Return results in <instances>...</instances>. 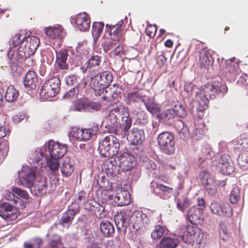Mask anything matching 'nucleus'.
<instances>
[{"label": "nucleus", "instance_id": "nucleus-1", "mask_svg": "<svg viewBox=\"0 0 248 248\" xmlns=\"http://www.w3.org/2000/svg\"><path fill=\"white\" fill-rule=\"evenodd\" d=\"M227 92V85L218 81L208 82L202 86L196 96V99L201 107L200 110L202 111L208 108L210 100L214 99L219 94L224 95Z\"/></svg>", "mask_w": 248, "mask_h": 248}, {"label": "nucleus", "instance_id": "nucleus-2", "mask_svg": "<svg viewBox=\"0 0 248 248\" xmlns=\"http://www.w3.org/2000/svg\"><path fill=\"white\" fill-rule=\"evenodd\" d=\"M108 124L117 128L122 125L123 131L128 132L130 128L132 120L129 117L128 108L123 104H120L111 108L107 116Z\"/></svg>", "mask_w": 248, "mask_h": 248}, {"label": "nucleus", "instance_id": "nucleus-3", "mask_svg": "<svg viewBox=\"0 0 248 248\" xmlns=\"http://www.w3.org/2000/svg\"><path fill=\"white\" fill-rule=\"evenodd\" d=\"M98 149L102 156L112 157L119 154V141L114 136L109 135L102 140Z\"/></svg>", "mask_w": 248, "mask_h": 248}, {"label": "nucleus", "instance_id": "nucleus-4", "mask_svg": "<svg viewBox=\"0 0 248 248\" xmlns=\"http://www.w3.org/2000/svg\"><path fill=\"white\" fill-rule=\"evenodd\" d=\"M61 80L58 77H54L46 80L43 84L40 92V97L44 99L53 97L59 92Z\"/></svg>", "mask_w": 248, "mask_h": 248}, {"label": "nucleus", "instance_id": "nucleus-5", "mask_svg": "<svg viewBox=\"0 0 248 248\" xmlns=\"http://www.w3.org/2000/svg\"><path fill=\"white\" fill-rule=\"evenodd\" d=\"M130 223L136 231L145 232L150 226L149 218L146 214L140 211L134 212L130 216Z\"/></svg>", "mask_w": 248, "mask_h": 248}, {"label": "nucleus", "instance_id": "nucleus-6", "mask_svg": "<svg viewBox=\"0 0 248 248\" xmlns=\"http://www.w3.org/2000/svg\"><path fill=\"white\" fill-rule=\"evenodd\" d=\"M157 142L165 154L170 155L174 152V136L171 133L169 132L160 133L157 138Z\"/></svg>", "mask_w": 248, "mask_h": 248}, {"label": "nucleus", "instance_id": "nucleus-7", "mask_svg": "<svg viewBox=\"0 0 248 248\" xmlns=\"http://www.w3.org/2000/svg\"><path fill=\"white\" fill-rule=\"evenodd\" d=\"M199 178L208 193L212 196L217 192V182L209 172L202 171L199 173Z\"/></svg>", "mask_w": 248, "mask_h": 248}, {"label": "nucleus", "instance_id": "nucleus-8", "mask_svg": "<svg viewBox=\"0 0 248 248\" xmlns=\"http://www.w3.org/2000/svg\"><path fill=\"white\" fill-rule=\"evenodd\" d=\"M37 176L33 169L29 167H23L19 172L18 184L30 188L33 186Z\"/></svg>", "mask_w": 248, "mask_h": 248}, {"label": "nucleus", "instance_id": "nucleus-9", "mask_svg": "<svg viewBox=\"0 0 248 248\" xmlns=\"http://www.w3.org/2000/svg\"><path fill=\"white\" fill-rule=\"evenodd\" d=\"M210 208L213 214L220 217H230L232 215V208L227 202L220 204L217 201H213L210 204Z\"/></svg>", "mask_w": 248, "mask_h": 248}, {"label": "nucleus", "instance_id": "nucleus-10", "mask_svg": "<svg viewBox=\"0 0 248 248\" xmlns=\"http://www.w3.org/2000/svg\"><path fill=\"white\" fill-rule=\"evenodd\" d=\"M47 149L51 157L61 158L66 153L67 146L51 140L48 142Z\"/></svg>", "mask_w": 248, "mask_h": 248}, {"label": "nucleus", "instance_id": "nucleus-11", "mask_svg": "<svg viewBox=\"0 0 248 248\" xmlns=\"http://www.w3.org/2000/svg\"><path fill=\"white\" fill-rule=\"evenodd\" d=\"M114 221L119 231L125 233L129 226L130 217L125 211H121L114 216Z\"/></svg>", "mask_w": 248, "mask_h": 248}, {"label": "nucleus", "instance_id": "nucleus-12", "mask_svg": "<svg viewBox=\"0 0 248 248\" xmlns=\"http://www.w3.org/2000/svg\"><path fill=\"white\" fill-rule=\"evenodd\" d=\"M118 156L120 161V166L124 171H129L136 165V159L134 155L127 152H120Z\"/></svg>", "mask_w": 248, "mask_h": 248}, {"label": "nucleus", "instance_id": "nucleus-13", "mask_svg": "<svg viewBox=\"0 0 248 248\" xmlns=\"http://www.w3.org/2000/svg\"><path fill=\"white\" fill-rule=\"evenodd\" d=\"M75 22L78 29L82 31H88L90 28L91 18L86 13H81L75 16Z\"/></svg>", "mask_w": 248, "mask_h": 248}, {"label": "nucleus", "instance_id": "nucleus-14", "mask_svg": "<svg viewBox=\"0 0 248 248\" xmlns=\"http://www.w3.org/2000/svg\"><path fill=\"white\" fill-rule=\"evenodd\" d=\"M130 199V195L127 192L121 191L116 193L114 198L112 195H108L106 200H113L114 206H122L129 204Z\"/></svg>", "mask_w": 248, "mask_h": 248}, {"label": "nucleus", "instance_id": "nucleus-15", "mask_svg": "<svg viewBox=\"0 0 248 248\" xmlns=\"http://www.w3.org/2000/svg\"><path fill=\"white\" fill-rule=\"evenodd\" d=\"M23 85L27 91L35 89L38 82V76L34 71H29L23 79Z\"/></svg>", "mask_w": 248, "mask_h": 248}, {"label": "nucleus", "instance_id": "nucleus-16", "mask_svg": "<svg viewBox=\"0 0 248 248\" xmlns=\"http://www.w3.org/2000/svg\"><path fill=\"white\" fill-rule=\"evenodd\" d=\"M158 218V224L155 225L154 226V230L151 234L152 239L155 241L159 240L165 235L167 234L168 232V230L167 227L163 225L161 217L159 216Z\"/></svg>", "mask_w": 248, "mask_h": 248}, {"label": "nucleus", "instance_id": "nucleus-17", "mask_svg": "<svg viewBox=\"0 0 248 248\" xmlns=\"http://www.w3.org/2000/svg\"><path fill=\"white\" fill-rule=\"evenodd\" d=\"M127 139L132 144L136 145L141 144L145 139L144 131L137 128H133L127 134Z\"/></svg>", "mask_w": 248, "mask_h": 248}, {"label": "nucleus", "instance_id": "nucleus-18", "mask_svg": "<svg viewBox=\"0 0 248 248\" xmlns=\"http://www.w3.org/2000/svg\"><path fill=\"white\" fill-rule=\"evenodd\" d=\"M99 94L96 96H100L104 100L110 102L112 101L117 98L118 93L117 90L115 89V86L113 87H105L102 88Z\"/></svg>", "mask_w": 248, "mask_h": 248}, {"label": "nucleus", "instance_id": "nucleus-19", "mask_svg": "<svg viewBox=\"0 0 248 248\" xmlns=\"http://www.w3.org/2000/svg\"><path fill=\"white\" fill-rule=\"evenodd\" d=\"M140 101L144 102V96L139 90L128 93L124 97V102L128 106L138 103Z\"/></svg>", "mask_w": 248, "mask_h": 248}, {"label": "nucleus", "instance_id": "nucleus-20", "mask_svg": "<svg viewBox=\"0 0 248 248\" xmlns=\"http://www.w3.org/2000/svg\"><path fill=\"white\" fill-rule=\"evenodd\" d=\"M234 150L240 154L248 155V139L238 138L232 141Z\"/></svg>", "mask_w": 248, "mask_h": 248}, {"label": "nucleus", "instance_id": "nucleus-21", "mask_svg": "<svg viewBox=\"0 0 248 248\" xmlns=\"http://www.w3.org/2000/svg\"><path fill=\"white\" fill-rule=\"evenodd\" d=\"M78 212V209L69 207L67 211L62 214L61 218L59 220V224L63 227L66 225H67V228H68L72 224L76 215Z\"/></svg>", "mask_w": 248, "mask_h": 248}, {"label": "nucleus", "instance_id": "nucleus-22", "mask_svg": "<svg viewBox=\"0 0 248 248\" xmlns=\"http://www.w3.org/2000/svg\"><path fill=\"white\" fill-rule=\"evenodd\" d=\"M68 56V52L65 49H62L56 52V63L62 70L69 69V65L67 63Z\"/></svg>", "mask_w": 248, "mask_h": 248}, {"label": "nucleus", "instance_id": "nucleus-23", "mask_svg": "<svg viewBox=\"0 0 248 248\" xmlns=\"http://www.w3.org/2000/svg\"><path fill=\"white\" fill-rule=\"evenodd\" d=\"M32 188L40 195L45 193L47 190L46 178L45 176H37L34 183H33V186L30 188Z\"/></svg>", "mask_w": 248, "mask_h": 248}, {"label": "nucleus", "instance_id": "nucleus-24", "mask_svg": "<svg viewBox=\"0 0 248 248\" xmlns=\"http://www.w3.org/2000/svg\"><path fill=\"white\" fill-rule=\"evenodd\" d=\"M199 62L200 66L203 68H208L212 64L213 59L210 52L206 48H203L201 51Z\"/></svg>", "mask_w": 248, "mask_h": 248}, {"label": "nucleus", "instance_id": "nucleus-25", "mask_svg": "<svg viewBox=\"0 0 248 248\" xmlns=\"http://www.w3.org/2000/svg\"><path fill=\"white\" fill-rule=\"evenodd\" d=\"M199 228L194 224L187 226L186 231L184 232L183 238L189 243H194L196 241V235L199 232Z\"/></svg>", "mask_w": 248, "mask_h": 248}, {"label": "nucleus", "instance_id": "nucleus-26", "mask_svg": "<svg viewBox=\"0 0 248 248\" xmlns=\"http://www.w3.org/2000/svg\"><path fill=\"white\" fill-rule=\"evenodd\" d=\"M179 243L178 240L169 236L163 237L156 245V248H176Z\"/></svg>", "mask_w": 248, "mask_h": 248}, {"label": "nucleus", "instance_id": "nucleus-27", "mask_svg": "<svg viewBox=\"0 0 248 248\" xmlns=\"http://www.w3.org/2000/svg\"><path fill=\"white\" fill-rule=\"evenodd\" d=\"M23 38L26 42L25 45L29 46V48H27L28 49L27 53L29 54H34L40 44V40L39 38L34 36H31L28 37H24Z\"/></svg>", "mask_w": 248, "mask_h": 248}, {"label": "nucleus", "instance_id": "nucleus-28", "mask_svg": "<svg viewBox=\"0 0 248 248\" xmlns=\"http://www.w3.org/2000/svg\"><path fill=\"white\" fill-rule=\"evenodd\" d=\"M60 159L50 156L46 159V165L51 173L55 175H57L59 173V169L60 166Z\"/></svg>", "mask_w": 248, "mask_h": 248}, {"label": "nucleus", "instance_id": "nucleus-29", "mask_svg": "<svg viewBox=\"0 0 248 248\" xmlns=\"http://www.w3.org/2000/svg\"><path fill=\"white\" fill-rule=\"evenodd\" d=\"M46 33L52 38H61L64 35L63 29L61 26L46 28Z\"/></svg>", "mask_w": 248, "mask_h": 248}, {"label": "nucleus", "instance_id": "nucleus-30", "mask_svg": "<svg viewBox=\"0 0 248 248\" xmlns=\"http://www.w3.org/2000/svg\"><path fill=\"white\" fill-rule=\"evenodd\" d=\"M100 230L103 235L110 237L114 233V227L109 221H102L100 224Z\"/></svg>", "mask_w": 248, "mask_h": 248}, {"label": "nucleus", "instance_id": "nucleus-31", "mask_svg": "<svg viewBox=\"0 0 248 248\" xmlns=\"http://www.w3.org/2000/svg\"><path fill=\"white\" fill-rule=\"evenodd\" d=\"M26 42L23 38L21 40L20 46H19L18 50L17 51V54L18 56V60H24L29 58L30 56L33 54H29L27 53L28 49L29 46L25 45Z\"/></svg>", "mask_w": 248, "mask_h": 248}, {"label": "nucleus", "instance_id": "nucleus-32", "mask_svg": "<svg viewBox=\"0 0 248 248\" xmlns=\"http://www.w3.org/2000/svg\"><path fill=\"white\" fill-rule=\"evenodd\" d=\"M98 130L99 126L97 124H93L89 128L82 129L83 140L86 141L91 139L96 134Z\"/></svg>", "mask_w": 248, "mask_h": 248}, {"label": "nucleus", "instance_id": "nucleus-33", "mask_svg": "<svg viewBox=\"0 0 248 248\" xmlns=\"http://www.w3.org/2000/svg\"><path fill=\"white\" fill-rule=\"evenodd\" d=\"M18 95V91L13 85H10L6 91L5 98L7 102H14L16 100Z\"/></svg>", "mask_w": 248, "mask_h": 248}, {"label": "nucleus", "instance_id": "nucleus-34", "mask_svg": "<svg viewBox=\"0 0 248 248\" xmlns=\"http://www.w3.org/2000/svg\"><path fill=\"white\" fill-rule=\"evenodd\" d=\"M202 213V212L198 210L197 207L193 206L187 212V218L191 224H194L195 222L200 219Z\"/></svg>", "mask_w": 248, "mask_h": 248}, {"label": "nucleus", "instance_id": "nucleus-35", "mask_svg": "<svg viewBox=\"0 0 248 248\" xmlns=\"http://www.w3.org/2000/svg\"><path fill=\"white\" fill-rule=\"evenodd\" d=\"M74 167L69 158H65L61 167V172L63 176L68 177L72 174Z\"/></svg>", "mask_w": 248, "mask_h": 248}, {"label": "nucleus", "instance_id": "nucleus-36", "mask_svg": "<svg viewBox=\"0 0 248 248\" xmlns=\"http://www.w3.org/2000/svg\"><path fill=\"white\" fill-rule=\"evenodd\" d=\"M234 65V63L231 59L225 61L223 69L225 72L226 76L232 77L236 75L237 69Z\"/></svg>", "mask_w": 248, "mask_h": 248}, {"label": "nucleus", "instance_id": "nucleus-37", "mask_svg": "<svg viewBox=\"0 0 248 248\" xmlns=\"http://www.w3.org/2000/svg\"><path fill=\"white\" fill-rule=\"evenodd\" d=\"M142 102L144 104L147 110L151 113L155 114L159 111V107L155 103L153 99L150 98L146 100L144 99V102Z\"/></svg>", "mask_w": 248, "mask_h": 248}, {"label": "nucleus", "instance_id": "nucleus-38", "mask_svg": "<svg viewBox=\"0 0 248 248\" xmlns=\"http://www.w3.org/2000/svg\"><path fill=\"white\" fill-rule=\"evenodd\" d=\"M160 118L169 124H171L175 117L172 109H168L162 111L159 115Z\"/></svg>", "mask_w": 248, "mask_h": 248}, {"label": "nucleus", "instance_id": "nucleus-39", "mask_svg": "<svg viewBox=\"0 0 248 248\" xmlns=\"http://www.w3.org/2000/svg\"><path fill=\"white\" fill-rule=\"evenodd\" d=\"M101 57L98 55H92L86 62V69L92 70L100 65Z\"/></svg>", "mask_w": 248, "mask_h": 248}, {"label": "nucleus", "instance_id": "nucleus-40", "mask_svg": "<svg viewBox=\"0 0 248 248\" xmlns=\"http://www.w3.org/2000/svg\"><path fill=\"white\" fill-rule=\"evenodd\" d=\"M100 78L98 75L95 76L91 79L90 85L91 87L93 89L95 95L99 94L101 89L104 88V86L100 84Z\"/></svg>", "mask_w": 248, "mask_h": 248}, {"label": "nucleus", "instance_id": "nucleus-41", "mask_svg": "<svg viewBox=\"0 0 248 248\" xmlns=\"http://www.w3.org/2000/svg\"><path fill=\"white\" fill-rule=\"evenodd\" d=\"M101 80V84L105 87L108 86L111 82L113 79V76L111 72L108 71H104L98 75Z\"/></svg>", "mask_w": 248, "mask_h": 248}, {"label": "nucleus", "instance_id": "nucleus-42", "mask_svg": "<svg viewBox=\"0 0 248 248\" xmlns=\"http://www.w3.org/2000/svg\"><path fill=\"white\" fill-rule=\"evenodd\" d=\"M178 132L179 137L183 140H186L190 136L189 131L186 126H185L184 123L182 121H179L177 123Z\"/></svg>", "mask_w": 248, "mask_h": 248}, {"label": "nucleus", "instance_id": "nucleus-43", "mask_svg": "<svg viewBox=\"0 0 248 248\" xmlns=\"http://www.w3.org/2000/svg\"><path fill=\"white\" fill-rule=\"evenodd\" d=\"M137 121L140 124H145L148 122V117L147 113L140 108L138 111H133Z\"/></svg>", "mask_w": 248, "mask_h": 248}, {"label": "nucleus", "instance_id": "nucleus-44", "mask_svg": "<svg viewBox=\"0 0 248 248\" xmlns=\"http://www.w3.org/2000/svg\"><path fill=\"white\" fill-rule=\"evenodd\" d=\"M190 204L189 200L186 196L180 197L177 200V207L181 211L184 212Z\"/></svg>", "mask_w": 248, "mask_h": 248}, {"label": "nucleus", "instance_id": "nucleus-45", "mask_svg": "<svg viewBox=\"0 0 248 248\" xmlns=\"http://www.w3.org/2000/svg\"><path fill=\"white\" fill-rule=\"evenodd\" d=\"M104 24L103 22H94L93 24L92 33L94 37L98 38L102 31L104 28Z\"/></svg>", "mask_w": 248, "mask_h": 248}, {"label": "nucleus", "instance_id": "nucleus-46", "mask_svg": "<svg viewBox=\"0 0 248 248\" xmlns=\"http://www.w3.org/2000/svg\"><path fill=\"white\" fill-rule=\"evenodd\" d=\"M172 110L174 112V114L179 117H184L186 115V111L184 106L177 101L173 107Z\"/></svg>", "mask_w": 248, "mask_h": 248}, {"label": "nucleus", "instance_id": "nucleus-47", "mask_svg": "<svg viewBox=\"0 0 248 248\" xmlns=\"http://www.w3.org/2000/svg\"><path fill=\"white\" fill-rule=\"evenodd\" d=\"M205 135V131L203 126L200 128L196 127L192 133L191 138L194 140H198L202 139Z\"/></svg>", "mask_w": 248, "mask_h": 248}, {"label": "nucleus", "instance_id": "nucleus-48", "mask_svg": "<svg viewBox=\"0 0 248 248\" xmlns=\"http://www.w3.org/2000/svg\"><path fill=\"white\" fill-rule=\"evenodd\" d=\"M123 33L124 31L122 29H114L110 33L108 34L110 35V39L118 44L121 40Z\"/></svg>", "mask_w": 248, "mask_h": 248}, {"label": "nucleus", "instance_id": "nucleus-49", "mask_svg": "<svg viewBox=\"0 0 248 248\" xmlns=\"http://www.w3.org/2000/svg\"><path fill=\"white\" fill-rule=\"evenodd\" d=\"M220 168L222 173L225 175H230L234 171V167L232 161L224 164L222 166H220Z\"/></svg>", "mask_w": 248, "mask_h": 248}, {"label": "nucleus", "instance_id": "nucleus-50", "mask_svg": "<svg viewBox=\"0 0 248 248\" xmlns=\"http://www.w3.org/2000/svg\"><path fill=\"white\" fill-rule=\"evenodd\" d=\"M11 208V209H9V211L7 212L6 217H2L7 221L15 220L18 216V211L16 207L13 205Z\"/></svg>", "mask_w": 248, "mask_h": 248}, {"label": "nucleus", "instance_id": "nucleus-51", "mask_svg": "<svg viewBox=\"0 0 248 248\" xmlns=\"http://www.w3.org/2000/svg\"><path fill=\"white\" fill-rule=\"evenodd\" d=\"M240 198L239 189L238 186H234L230 193V200L232 203H236Z\"/></svg>", "mask_w": 248, "mask_h": 248}, {"label": "nucleus", "instance_id": "nucleus-52", "mask_svg": "<svg viewBox=\"0 0 248 248\" xmlns=\"http://www.w3.org/2000/svg\"><path fill=\"white\" fill-rule=\"evenodd\" d=\"M21 36V34L18 33L11 37L9 42V45L10 49L14 48L17 46L18 45H19V46H20L21 42L20 38Z\"/></svg>", "mask_w": 248, "mask_h": 248}, {"label": "nucleus", "instance_id": "nucleus-53", "mask_svg": "<svg viewBox=\"0 0 248 248\" xmlns=\"http://www.w3.org/2000/svg\"><path fill=\"white\" fill-rule=\"evenodd\" d=\"M94 207L95 208L94 210V214L96 217L102 218L106 216L105 208L103 206L99 203H96Z\"/></svg>", "mask_w": 248, "mask_h": 248}, {"label": "nucleus", "instance_id": "nucleus-54", "mask_svg": "<svg viewBox=\"0 0 248 248\" xmlns=\"http://www.w3.org/2000/svg\"><path fill=\"white\" fill-rule=\"evenodd\" d=\"M49 245L52 248H58L62 245L61 238L59 235H54L49 240Z\"/></svg>", "mask_w": 248, "mask_h": 248}, {"label": "nucleus", "instance_id": "nucleus-55", "mask_svg": "<svg viewBox=\"0 0 248 248\" xmlns=\"http://www.w3.org/2000/svg\"><path fill=\"white\" fill-rule=\"evenodd\" d=\"M12 191L14 194L23 198L24 199L28 200L29 198V195L27 192L20 188L17 187H13L12 189Z\"/></svg>", "mask_w": 248, "mask_h": 248}, {"label": "nucleus", "instance_id": "nucleus-56", "mask_svg": "<svg viewBox=\"0 0 248 248\" xmlns=\"http://www.w3.org/2000/svg\"><path fill=\"white\" fill-rule=\"evenodd\" d=\"M13 205L8 202H3L0 203V216L2 217H6L7 212L9 211V209H11Z\"/></svg>", "mask_w": 248, "mask_h": 248}, {"label": "nucleus", "instance_id": "nucleus-57", "mask_svg": "<svg viewBox=\"0 0 248 248\" xmlns=\"http://www.w3.org/2000/svg\"><path fill=\"white\" fill-rule=\"evenodd\" d=\"M157 29L156 25H148L145 29L146 35L151 38H154L156 34Z\"/></svg>", "mask_w": 248, "mask_h": 248}, {"label": "nucleus", "instance_id": "nucleus-58", "mask_svg": "<svg viewBox=\"0 0 248 248\" xmlns=\"http://www.w3.org/2000/svg\"><path fill=\"white\" fill-rule=\"evenodd\" d=\"M43 244L41 239L36 238L34 239L31 243H26L24 244L25 248H40Z\"/></svg>", "mask_w": 248, "mask_h": 248}, {"label": "nucleus", "instance_id": "nucleus-59", "mask_svg": "<svg viewBox=\"0 0 248 248\" xmlns=\"http://www.w3.org/2000/svg\"><path fill=\"white\" fill-rule=\"evenodd\" d=\"M124 23L123 20H121L117 23L114 25L107 24L105 28V33H110L112 30L115 29H122L121 27Z\"/></svg>", "mask_w": 248, "mask_h": 248}, {"label": "nucleus", "instance_id": "nucleus-60", "mask_svg": "<svg viewBox=\"0 0 248 248\" xmlns=\"http://www.w3.org/2000/svg\"><path fill=\"white\" fill-rule=\"evenodd\" d=\"M156 188L164 194H171L173 192L172 188L159 183H156Z\"/></svg>", "mask_w": 248, "mask_h": 248}, {"label": "nucleus", "instance_id": "nucleus-61", "mask_svg": "<svg viewBox=\"0 0 248 248\" xmlns=\"http://www.w3.org/2000/svg\"><path fill=\"white\" fill-rule=\"evenodd\" d=\"M71 135L73 138L78 140H83L82 129L73 128L71 130Z\"/></svg>", "mask_w": 248, "mask_h": 248}, {"label": "nucleus", "instance_id": "nucleus-62", "mask_svg": "<svg viewBox=\"0 0 248 248\" xmlns=\"http://www.w3.org/2000/svg\"><path fill=\"white\" fill-rule=\"evenodd\" d=\"M117 43L115 42H113L111 40L106 41L102 44V46L103 47L105 52H107L110 49L115 47L117 46Z\"/></svg>", "mask_w": 248, "mask_h": 248}, {"label": "nucleus", "instance_id": "nucleus-63", "mask_svg": "<svg viewBox=\"0 0 248 248\" xmlns=\"http://www.w3.org/2000/svg\"><path fill=\"white\" fill-rule=\"evenodd\" d=\"M78 79H80L79 76L75 75H70L65 78V82L67 85H74L77 84Z\"/></svg>", "mask_w": 248, "mask_h": 248}, {"label": "nucleus", "instance_id": "nucleus-64", "mask_svg": "<svg viewBox=\"0 0 248 248\" xmlns=\"http://www.w3.org/2000/svg\"><path fill=\"white\" fill-rule=\"evenodd\" d=\"M143 165L150 171L155 170L156 168V164L153 160L148 159L144 161Z\"/></svg>", "mask_w": 248, "mask_h": 248}]
</instances>
